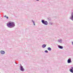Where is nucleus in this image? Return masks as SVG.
Segmentation results:
<instances>
[{
  "instance_id": "10",
  "label": "nucleus",
  "mask_w": 73,
  "mask_h": 73,
  "mask_svg": "<svg viewBox=\"0 0 73 73\" xmlns=\"http://www.w3.org/2000/svg\"><path fill=\"white\" fill-rule=\"evenodd\" d=\"M48 50H50V51L52 50V49L51 48H50V47H48Z\"/></svg>"
},
{
  "instance_id": "16",
  "label": "nucleus",
  "mask_w": 73,
  "mask_h": 73,
  "mask_svg": "<svg viewBox=\"0 0 73 73\" xmlns=\"http://www.w3.org/2000/svg\"><path fill=\"white\" fill-rule=\"evenodd\" d=\"M4 17H6V15Z\"/></svg>"
},
{
  "instance_id": "3",
  "label": "nucleus",
  "mask_w": 73,
  "mask_h": 73,
  "mask_svg": "<svg viewBox=\"0 0 73 73\" xmlns=\"http://www.w3.org/2000/svg\"><path fill=\"white\" fill-rule=\"evenodd\" d=\"M20 70L21 71H24L25 70L24 69V68H23V66H22L21 65V64H20Z\"/></svg>"
},
{
  "instance_id": "4",
  "label": "nucleus",
  "mask_w": 73,
  "mask_h": 73,
  "mask_svg": "<svg viewBox=\"0 0 73 73\" xmlns=\"http://www.w3.org/2000/svg\"><path fill=\"white\" fill-rule=\"evenodd\" d=\"M67 62L68 63H71L72 62V60H71V58H69L67 61Z\"/></svg>"
},
{
  "instance_id": "17",
  "label": "nucleus",
  "mask_w": 73,
  "mask_h": 73,
  "mask_svg": "<svg viewBox=\"0 0 73 73\" xmlns=\"http://www.w3.org/2000/svg\"><path fill=\"white\" fill-rule=\"evenodd\" d=\"M36 1H39V0H36Z\"/></svg>"
},
{
  "instance_id": "13",
  "label": "nucleus",
  "mask_w": 73,
  "mask_h": 73,
  "mask_svg": "<svg viewBox=\"0 0 73 73\" xmlns=\"http://www.w3.org/2000/svg\"><path fill=\"white\" fill-rule=\"evenodd\" d=\"M50 25H52L53 24V23H50Z\"/></svg>"
},
{
  "instance_id": "7",
  "label": "nucleus",
  "mask_w": 73,
  "mask_h": 73,
  "mask_svg": "<svg viewBox=\"0 0 73 73\" xmlns=\"http://www.w3.org/2000/svg\"><path fill=\"white\" fill-rule=\"evenodd\" d=\"M58 48H60V49H63V47L60 45H58Z\"/></svg>"
},
{
  "instance_id": "12",
  "label": "nucleus",
  "mask_w": 73,
  "mask_h": 73,
  "mask_svg": "<svg viewBox=\"0 0 73 73\" xmlns=\"http://www.w3.org/2000/svg\"><path fill=\"white\" fill-rule=\"evenodd\" d=\"M45 52L46 53H48V51L47 50H46L45 51Z\"/></svg>"
},
{
  "instance_id": "15",
  "label": "nucleus",
  "mask_w": 73,
  "mask_h": 73,
  "mask_svg": "<svg viewBox=\"0 0 73 73\" xmlns=\"http://www.w3.org/2000/svg\"><path fill=\"white\" fill-rule=\"evenodd\" d=\"M72 44L73 45V42H72Z\"/></svg>"
},
{
  "instance_id": "5",
  "label": "nucleus",
  "mask_w": 73,
  "mask_h": 73,
  "mask_svg": "<svg viewBox=\"0 0 73 73\" xmlns=\"http://www.w3.org/2000/svg\"><path fill=\"white\" fill-rule=\"evenodd\" d=\"M0 53L2 54H5V51L3 50L0 51Z\"/></svg>"
},
{
  "instance_id": "14",
  "label": "nucleus",
  "mask_w": 73,
  "mask_h": 73,
  "mask_svg": "<svg viewBox=\"0 0 73 73\" xmlns=\"http://www.w3.org/2000/svg\"><path fill=\"white\" fill-rule=\"evenodd\" d=\"M6 18H7V19H8L9 18H8V17H7Z\"/></svg>"
},
{
  "instance_id": "6",
  "label": "nucleus",
  "mask_w": 73,
  "mask_h": 73,
  "mask_svg": "<svg viewBox=\"0 0 73 73\" xmlns=\"http://www.w3.org/2000/svg\"><path fill=\"white\" fill-rule=\"evenodd\" d=\"M73 67H71V68L70 69V72H71V73H73Z\"/></svg>"
},
{
  "instance_id": "11",
  "label": "nucleus",
  "mask_w": 73,
  "mask_h": 73,
  "mask_svg": "<svg viewBox=\"0 0 73 73\" xmlns=\"http://www.w3.org/2000/svg\"><path fill=\"white\" fill-rule=\"evenodd\" d=\"M32 22L33 23L34 25H35V22L34 21H33V20H32Z\"/></svg>"
},
{
  "instance_id": "1",
  "label": "nucleus",
  "mask_w": 73,
  "mask_h": 73,
  "mask_svg": "<svg viewBox=\"0 0 73 73\" xmlns=\"http://www.w3.org/2000/svg\"><path fill=\"white\" fill-rule=\"evenodd\" d=\"M7 26L9 28H13L14 27H15V23L12 22H9V23L7 24Z\"/></svg>"
},
{
  "instance_id": "9",
  "label": "nucleus",
  "mask_w": 73,
  "mask_h": 73,
  "mask_svg": "<svg viewBox=\"0 0 73 73\" xmlns=\"http://www.w3.org/2000/svg\"><path fill=\"white\" fill-rule=\"evenodd\" d=\"M46 45L44 44L42 45V47L43 48H45V47H46Z\"/></svg>"
},
{
  "instance_id": "8",
  "label": "nucleus",
  "mask_w": 73,
  "mask_h": 73,
  "mask_svg": "<svg viewBox=\"0 0 73 73\" xmlns=\"http://www.w3.org/2000/svg\"><path fill=\"white\" fill-rule=\"evenodd\" d=\"M58 41L59 42H60V43H62V39H60L58 40Z\"/></svg>"
},
{
  "instance_id": "2",
  "label": "nucleus",
  "mask_w": 73,
  "mask_h": 73,
  "mask_svg": "<svg viewBox=\"0 0 73 73\" xmlns=\"http://www.w3.org/2000/svg\"><path fill=\"white\" fill-rule=\"evenodd\" d=\"M41 22L44 25H47L48 24V22L46 21H45V20H42L41 21Z\"/></svg>"
}]
</instances>
